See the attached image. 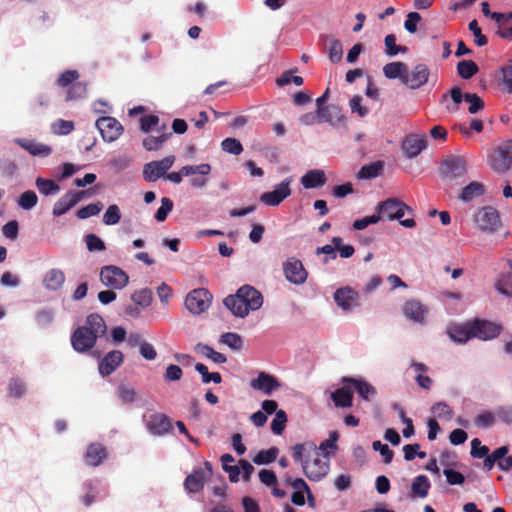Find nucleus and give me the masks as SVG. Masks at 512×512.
Returning <instances> with one entry per match:
<instances>
[{"label":"nucleus","mask_w":512,"mask_h":512,"mask_svg":"<svg viewBox=\"0 0 512 512\" xmlns=\"http://www.w3.org/2000/svg\"><path fill=\"white\" fill-rule=\"evenodd\" d=\"M292 455L295 462L302 464L306 477L318 482L326 477L330 470L328 457H323L313 442L298 443L292 447Z\"/></svg>","instance_id":"obj_1"},{"label":"nucleus","mask_w":512,"mask_h":512,"mask_svg":"<svg viewBox=\"0 0 512 512\" xmlns=\"http://www.w3.org/2000/svg\"><path fill=\"white\" fill-rule=\"evenodd\" d=\"M107 326L102 316L92 313L87 316L84 326L76 328L71 335V345L76 352L90 351L99 337L106 333Z\"/></svg>","instance_id":"obj_2"},{"label":"nucleus","mask_w":512,"mask_h":512,"mask_svg":"<svg viewBox=\"0 0 512 512\" xmlns=\"http://www.w3.org/2000/svg\"><path fill=\"white\" fill-rule=\"evenodd\" d=\"M263 305L262 294L250 285H244L237 290L234 296L226 298V308L234 316L244 318L251 311L260 309Z\"/></svg>","instance_id":"obj_3"},{"label":"nucleus","mask_w":512,"mask_h":512,"mask_svg":"<svg viewBox=\"0 0 512 512\" xmlns=\"http://www.w3.org/2000/svg\"><path fill=\"white\" fill-rule=\"evenodd\" d=\"M468 164L464 157L450 155L444 158L439 167V173L444 181L452 182L466 175Z\"/></svg>","instance_id":"obj_4"},{"label":"nucleus","mask_w":512,"mask_h":512,"mask_svg":"<svg viewBox=\"0 0 512 512\" xmlns=\"http://www.w3.org/2000/svg\"><path fill=\"white\" fill-rule=\"evenodd\" d=\"M213 475V469L210 462L206 461L202 467L194 469L187 475L184 481L185 489L190 493H197L202 490L206 481Z\"/></svg>","instance_id":"obj_5"},{"label":"nucleus","mask_w":512,"mask_h":512,"mask_svg":"<svg viewBox=\"0 0 512 512\" xmlns=\"http://www.w3.org/2000/svg\"><path fill=\"white\" fill-rule=\"evenodd\" d=\"M376 210L378 211L377 215L386 217L388 220H400L405 215L406 211L409 213L412 212V209L408 205L397 198H389L378 203Z\"/></svg>","instance_id":"obj_6"},{"label":"nucleus","mask_w":512,"mask_h":512,"mask_svg":"<svg viewBox=\"0 0 512 512\" xmlns=\"http://www.w3.org/2000/svg\"><path fill=\"white\" fill-rule=\"evenodd\" d=\"M210 302L211 295L209 291L199 288L188 293L185 299V306L191 313L198 315L208 309Z\"/></svg>","instance_id":"obj_7"},{"label":"nucleus","mask_w":512,"mask_h":512,"mask_svg":"<svg viewBox=\"0 0 512 512\" xmlns=\"http://www.w3.org/2000/svg\"><path fill=\"white\" fill-rule=\"evenodd\" d=\"M473 338L482 341H489L500 335L502 325L484 319H474L471 321Z\"/></svg>","instance_id":"obj_8"},{"label":"nucleus","mask_w":512,"mask_h":512,"mask_svg":"<svg viewBox=\"0 0 512 512\" xmlns=\"http://www.w3.org/2000/svg\"><path fill=\"white\" fill-rule=\"evenodd\" d=\"M291 183V177L284 179L275 185L272 191L263 193L260 196V201L267 206L275 207L280 205L284 199L291 195Z\"/></svg>","instance_id":"obj_9"},{"label":"nucleus","mask_w":512,"mask_h":512,"mask_svg":"<svg viewBox=\"0 0 512 512\" xmlns=\"http://www.w3.org/2000/svg\"><path fill=\"white\" fill-rule=\"evenodd\" d=\"M283 272L286 280L294 285L304 284L308 277V272L303 263L295 257H289L283 263Z\"/></svg>","instance_id":"obj_10"},{"label":"nucleus","mask_w":512,"mask_h":512,"mask_svg":"<svg viewBox=\"0 0 512 512\" xmlns=\"http://www.w3.org/2000/svg\"><path fill=\"white\" fill-rule=\"evenodd\" d=\"M95 125L99 130L102 138L107 142H113L117 140L123 133V126L114 117L102 116L97 119Z\"/></svg>","instance_id":"obj_11"},{"label":"nucleus","mask_w":512,"mask_h":512,"mask_svg":"<svg viewBox=\"0 0 512 512\" xmlns=\"http://www.w3.org/2000/svg\"><path fill=\"white\" fill-rule=\"evenodd\" d=\"M100 280L105 286L122 289L127 285L129 277L121 268L111 265L101 269Z\"/></svg>","instance_id":"obj_12"},{"label":"nucleus","mask_w":512,"mask_h":512,"mask_svg":"<svg viewBox=\"0 0 512 512\" xmlns=\"http://www.w3.org/2000/svg\"><path fill=\"white\" fill-rule=\"evenodd\" d=\"M336 305L345 312H351L360 305L359 293L350 286L338 288L333 295Z\"/></svg>","instance_id":"obj_13"},{"label":"nucleus","mask_w":512,"mask_h":512,"mask_svg":"<svg viewBox=\"0 0 512 512\" xmlns=\"http://www.w3.org/2000/svg\"><path fill=\"white\" fill-rule=\"evenodd\" d=\"M174 161L175 157L170 155L159 161L146 163L143 167V178L148 182H155L165 175L166 171L174 164Z\"/></svg>","instance_id":"obj_14"},{"label":"nucleus","mask_w":512,"mask_h":512,"mask_svg":"<svg viewBox=\"0 0 512 512\" xmlns=\"http://www.w3.org/2000/svg\"><path fill=\"white\" fill-rule=\"evenodd\" d=\"M250 388L254 391L261 392L264 395H271L281 388L280 381L273 375L261 371L258 375L250 380Z\"/></svg>","instance_id":"obj_15"},{"label":"nucleus","mask_w":512,"mask_h":512,"mask_svg":"<svg viewBox=\"0 0 512 512\" xmlns=\"http://www.w3.org/2000/svg\"><path fill=\"white\" fill-rule=\"evenodd\" d=\"M489 162L496 172H507L512 167V146L504 145L496 148L489 155Z\"/></svg>","instance_id":"obj_16"},{"label":"nucleus","mask_w":512,"mask_h":512,"mask_svg":"<svg viewBox=\"0 0 512 512\" xmlns=\"http://www.w3.org/2000/svg\"><path fill=\"white\" fill-rule=\"evenodd\" d=\"M475 223L480 230L492 233L500 225L499 214L490 206L484 207L476 213Z\"/></svg>","instance_id":"obj_17"},{"label":"nucleus","mask_w":512,"mask_h":512,"mask_svg":"<svg viewBox=\"0 0 512 512\" xmlns=\"http://www.w3.org/2000/svg\"><path fill=\"white\" fill-rule=\"evenodd\" d=\"M429 75L430 71L425 64H417L412 71H405L403 84L410 89H418L427 83Z\"/></svg>","instance_id":"obj_18"},{"label":"nucleus","mask_w":512,"mask_h":512,"mask_svg":"<svg viewBox=\"0 0 512 512\" xmlns=\"http://www.w3.org/2000/svg\"><path fill=\"white\" fill-rule=\"evenodd\" d=\"M146 428L155 436H162L172 430V423L168 416L162 413H153L146 420Z\"/></svg>","instance_id":"obj_19"},{"label":"nucleus","mask_w":512,"mask_h":512,"mask_svg":"<svg viewBox=\"0 0 512 512\" xmlns=\"http://www.w3.org/2000/svg\"><path fill=\"white\" fill-rule=\"evenodd\" d=\"M86 194L85 191L72 192L69 191L65 195H63L53 207V215L61 216L68 212L72 207H74Z\"/></svg>","instance_id":"obj_20"},{"label":"nucleus","mask_w":512,"mask_h":512,"mask_svg":"<svg viewBox=\"0 0 512 512\" xmlns=\"http://www.w3.org/2000/svg\"><path fill=\"white\" fill-rule=\"evenodd\" d=\"M123 361L124 355L121 351H110L99 362V373L102 376H109L123 363Z\"/></svg>","instance_id":"obj_21"},{"label":"nucleus","mask_w":512,"mask_h":512,"mask_svg":"<svg viewBox=\"0 0 512 512\" xmlns=\"http://www.w3.org/2000/svg\"><path fill=\"white\" fill-rule=\"evenodd\" d=\"M427 313V308L418 300H409L403 306L404 316L418 324L425 323Z\"/></svg>","instance_id":"obj_22"},{"label":"nucleus","mask_w":512,"mask_h":512,"mask_svg":"<svg viewBox=\"0 0 512 512\" xmlns=\"http://www.w3.org/2000/svg\"><path fill=\"white\" fill-rule=\"evenodd\" d=\"M449 338L457 344H465L473 338L471 321L465 324H451L447 328Z\"/></svg>","instance_id":"obj_23"},{"label":"nucleus","mask_w":512,"mask_h":512,"mask_svg":"<svg viewBox=\"0 0 512 512\" xmlns=\"http://www.w3.org/2000/svg\"><path fill=\"white\" fill-rule=\"evenodd\" d=\"M425 147V138L418 135H409L402 142V149L409 158L418 156Z\"/></svg>","instance_id":"obj_24"},{"label":"nucleus","mask_w":512,"mask_h":512,"mask_svg":"<svg viewBox=\"0 0 512 512\" xmlns=\"http://www.w3.org/2000/svg\"><path fill=\"white\" fill-rule=\"evenodd\" d=\"M342 382L351 384L359 396L366 401H369L376 395L375 387L363 379L344 377Z\"/></svg>","instance_id":"obj_25"},{"label":"nucleus","mask_w":512,"mask_h":512,"mask_svg":"<svg viewBox=\"0 0 512 512\" xmlns=\"http://www.w3.org/2000/svg\"><path fill=\"white\" fill-rule=\"evenodd\" d=\"M16 143L32 156L47 157L52 153L50 146L32 139H16Z\"/></svg>","instance_id":"obj_26"},{"label":"nucleus","mask_w":512,"mask_h":512,"mask_svg":"<svg viewBox=\"0 0 512 512\" xmlns=\"http://www.w3.org/2000/svg\"><path fill=\"white\" fill-rule=\"evenodd\" d=\"M107 457L106 448L100 443H91L85 454V462L89 466H99Z\"/></svg>","instance_id":"obj_27"},{"label":"nucleus","mask_w":512,"mask_h":512,"mask_svg":"<svg viewBox=\"0 0 512 512\" xmlns=\"http://www.w3.org/2000/svg\"><path fill=\"white\" fill-rule=\"evenodd\" d=\"M65 282V274L62 270L53 268L46 272L43 278V286L50 291H57L62 288Z\"/></svg>","instance_id":"obj_28"},{"label":"nucleus","mask_w":512,"mask_h":512,"mask_svg":"<svg viewBox=\"0 0 512 512\" xmlns=\"http://www.w3.org/2000/svg\"><path fill=\"white\" fill-rule=\"evenodd\" d=\"M326 183L325 173L319 169H313L301 177V184L305 189H313L323 186Z\"/></svg>","instance_id":"obj_29"},{"label":"nucleus","mask_w":512,"mask_h":512,"mask_svg":"<svg viewBox=\"0 0 512 512\" xmlns=\"http://www.w3.org/2000/svg\"><path fill=\"white\" fill-rule=\"evenodd\" d=\"M484 193V185L481 182L472 181L462 189L459 199L465 203H469L481 197Z\"/></svg>","instance_id":"obj_30"},{"label":"nucleus","mask_w":512,"mask_h":512,"mask_svg":"<svg viewBox=\"0 0 512 512\" xmlns=\"http://www.w3.org/2000/svg\"><path fill=\"white\" fill-rule=\"evenodd\" d=\"M494 287L501 295L507 298L512 297V273L500 272L495 278Z\"/></svg>","instance_id":"obj_31"},{"label":"nucleus","mask_w":512,"mask_h":512,"mask_svg":"<svg viewBox=\"0 0 512 512\" xmlns=\"http://www.w3.org/2000/svg\"><path fill=\"white\" fill-rule=\"evenodd\" d=\"M431 487L430 481L426 475H418L414 478L411 485V498H426Z\"/></svg>","instance_id":"obj_32"},{"label":"nucleus","mask_w":512,"mask_h":512,"mask_svg":"<svg viewBox=\"0 0 512 512\" xmlns=\"http://www.w3.org/2000/svg\"><path fill=\"white\" fill-rule=\"evenodd\" d=\"M319 122H326L335 125L337 122L343 121V116L340 110L335 106H327L322 109H317Z\"/></svg>","instance_id":"obj_33"},{"label":"nucleus","mask_w":512,"mask_h":512,"mask_svg":"<svg viewBox=\"0 0 512 512\" xmlns=\"http://www.w3.org/2000/svg\"><path fill=\"white\" fill-rule=\"evenodd\" d=\"M337 441V432H331L329 438L322 441L320 445L317 447V450L320 453V455L323 457H328V459L330 460L331 456L334 455L338 449Z\"/></svg>","instance_id":"obj_34"},{"label":"nucleus","mask_w":512,"mask_h":512,"mask_svg":"<svg viewBox=\"0 0 512 512\" xmlns=\"http://www.w3.org/2000/svg\"><path fill=\"white\" fill-rule=\"evenodd\" d=\"M331 398L337 407L352 406V392L349 387L343 386L331 394Z\"/></svg>","instance_id":"obj_35"},{"label":"nucleus","mask_w":512,"mask_h":512,"mask_svg":"<svg viewBox=\"0 0 512 512\" xmlns=\"http://www.w3.org/2000/svg\"><path fill=\"white\" fill-rule=\"evenodd\" d=\"M406 65L402 62H390L383 67V73L388 79H400L403 83Z\"/></svg>","instance_id":"obj_36"},{"label":"nucleus","mask_w":512,"mask_h":512,"mask_svg":"<svg viewBox=\"0 0 512 512\" xmlns=\"http://www.w3.org/2000/svg\"><path fill=\"white\" fill-rule=\"evenodd\" d=\"M172 136V132L162 133L159 136L149 135L143 140V147L147 151L159 150L163 143L166 142Z\"/></svg>","instance_id":"obj_37"},{"label":"nucleus","mask_w":512,"mask_h":512,"mask_svg":"<svg viewBox=\"0 0 512 512\" xmlns=\"http://www.w3.org/2000/svg\"><path fill=\"white\" fill-rule=\"evenodd\" d=\"M384 165L381 161H376L367 165H364L359 173L358 177L361 179H372L379 176L383 171Z\"/></svg>","instance_id":"obj_38"},{"label":"nucleus","mask_w":512,"mask_h":512,"mask_svg":"<svg viewBox=\"0 0 512 512\" xmlns=\"http://www.w3.org/2000/svg\"><path fill=\"white\" fill-rule=\"evenodd\" d=\"M479 71L477 64L472 60H462L457 64V73L463 79H470Z\"/></svg>","instance_id":"obj_39"},{"label":"nucleus","mask_w":512,"mask_h":512,"mask_svg":"<svg viewBox=\"0 0 512 512\" xmlns=\"http://www.w3.org/2000/svg\"><path fill=\"white\" fill-rule=\"evenodd\" d=\"M385 54L389 57H394L399 53H406L408 48L396 44V37L394 34H389L384 39Z\"/></svg>","instance_id":"obj_40"},{"label":"nucleus","mask_w":512,"mask_h":512,"mask_svg":"<svg viewBox=\"0 0 512 512\" xmlns=\"http://www.w3.org/2000/svg\"><path fill=\"white\" fill-rule=\"evenodd\" d=\"M508 452H509L508 446H501V447L495 449L491 454H488L487 456L484 457V462H483L484 468L487 470H491L495 464L498 465V460H500V458H503L504 456H506L508 454Z\"/></svg>","instance_id":"obj_41"},{"label":"nucleus","mask_w":512,"mask_h":512,"mask_svg":"<svg viewBox=\"0 0 512 512\" xmlns=\"http://www.w3.org/2000/svg\"><path fill=\"white\" fill-rule=\"evenodd\" d=\"M279 450L276 447H271L267 450H261L253 458V462L257 465H267L274 462L278 456Z\"/></svg>","instance_id":"obj_42"},{"label":"nucleus","mask_w":512,"mask_h":512,"mask_svg":"<svg viewBox=\"0 0 512 512\" xmlns=\"http://www.w3.org/2000/svg\"><path fill=\"white\" fill-rule=\"evenodd\" d=\"M194 350L196 353L211 359L215 363L224 362V355L222 353L215 351L213 348H211L208 345L198 343L195 346Z\"/></svg>","instance_id":"obj_43"},{"label":"nucleus","mask_w":512,"mask_h":512,"mask_svg":"<svg viewBox=\"0 0 512 512\" xmlns=\"http://www.w3.org/2000/svg\"><path fill=\"white\" fill-rule=\"evenodd\" d=\"M36 186H37L39 192L46 196L51 195V194H56L60 190L59 185L55 181H53L51 179H44L41 177H38L36 179Z\"/></svg>","instance_id":"obj_44"},{"label":"nucleus","mask_w":512,"mask_h":512,"mask_svg":"<svg viewBox=\"0 0 512 512\" xmlns=\"http://www.w3.org/2000/svg\"><path fill=\"white\" fill-rule=\"evenodd\" d=\"M431 412L435 417L443 420H451L453 417V410L446 402H436L431 407Z\"/></svg>","instance_id":"obj_45"},{"label":"nucleus","mask_w":512,"mask_h":512,"mask_svg":"<svg viewBox=\"0 0 512 512\" xmlns=\"http://www.w3.org/2000/svg\"><path fill=\"white\" fill-rule=\"evenodd\" d=\"M327 39L330 41V47L328 50V57L330 61L332 63L340 62L343 56V48L341 42L332 36H327Z\"/></svg>","instance_id":"obj_46"},{"label":"nucleus","mask_w":512,"mask_h":512,"mask_svg":"<svg viewBox=\"0 0 512 512\" xmlns=\"http://www.w3.org/2000/svg\"><path fill=\"white\" fill-rule=\"evenodd\" d=\"M132 301L141 307H148L152 303L153 293L150 289L144 288L135 291L131 297Z\"/></svg>","instance_id":"obj_47"},{"label":"nucleus","mask_w":512,"mask_h":512,"mask_svg":"<svg viewBox=\"0 0 512 512\" xmlns=\"http://www.w3.org/2000/svg\"><path fill=\"white\" fill-rule=\"evenodd\" d=\"M117 396L123 404H131L136 400V390L128 385H120L117 388Z\"/></svg>","instance_id":"obj_48"},{"label":"nucleus","mask_w":512,"mask_h":512,"mask_svg":"<svg viewBox=\"0 0 512 512\" xmlns=\"http://www.w3.org/2000/svg\"><path fill=\"white\" fill-rule=\"evenodd\" d=\"M102 209H103V204L100 201H98L96 203H91V204H88L85 207L80 208L76 212V216L79 219H86V218H89L91 216L98 215L102 211Z\"/></svg>","instance_id":"obj_49"},{"label":"nucleus","mask_w":512,"mask_h":512,"mask_svg":"<svg viewBox=\"0 0 512 512\" xmlns=\"http://www.w3.org/2000/svg\"><path fill=\"white\" fill-rule=\"evenodd\" d=\"M226 346L232 351L240 353L245 348V341L237 333L226 332Z\"/></svg>","instance_id":"obj_50"},{"label":"nucleus","mask_w":512,"mask_h":512,"mask_svg":"<svg viewBox=\"0 0 512 512\" xmlns=\"http://www.w3.org/2000/svg\"><path fill=\"white\" fill-rule=\"evenodd\" d=\"M287 422V415L284 410H279L276 412L272 422H271V430L275 435H281L285 429V425Z\"/></svg>","instance_id":"obj_51"},{"label":"nucleus","mask_w":512,"mask_h":512,"mask_svg":"<svg viewBox=\"0 0 512 512\" xmlns=\"http://www.w3.org/2000/svg\"><path fill=\"white\" fill-rule=\"evenodd\" d=\"M52 132L57 135H68L74 130V122L58 119L51 125Z\"/></svg>","instance_id":"obj_52"},{"label":"nucleus","mask_w":512,"mask_h":512,"mask_svg":"<svg viewBox=\"0 0 512 512\" xmlns=\"http://www.w3.org/2000/svg\"><path fill=\"white\" fill-rule=\"evenodd\" d=\"M121 219L120 209L116 204L109 205L103 215V223L105 225H115Z\"/></svg>","instance_id":"obj_53"},{"label":"nucleus","mask_w":512,"mask_h":512,"mask_svg":"<svg viewBox=\"0 0 512 512\" xmlns=\"http://www.w3.org/2000/svg\"><path fill=\"white\" fill-rule=\"evenodd\" d=\"M86 94H87L86 85L82 82H75L74 84H72L69 87V89L67 91L66 100L69 101V100L80 99V98L85 97Z\"/></svg>","instance_id":"obj_54"},{"label":"nucleus","mask_w":512,"mask_h":512,"mask_svg":"<svg viewBox=\"0 0 512 512\" xmlns=\"http://www.w3.org/2000/svg\"><path fill=\"white\" fill-rule=\"evenodd\" d=\"M495 423V417L494 414L490 411H484L477 415V417L474 419V424L478 428L482 429H488L492 427Z\"/></svg>","instance_id":"obj_55"},{"label":"nucleus","mask_w":512,"mask_h":512,"mask_svg":"<svg viewBox=\"0 0 512 512\" xmlns=\"http://www.w3.org/2000/svg\"><path fill=\"white\" fill-rule=\"evenodd\" d=\"M172 209H173L172 200L167 197H163L161 199V206L158 208V210L155 213V219L158 222L165 221L168 214L172 211Z\"/></svg>","instance_id":"obj_56"},{"label":"nucleus","mask_w":512,"mask_h":512,"mask_svg":"<svg viewBox=\"0 0 512 512\" xmlns=\"http://www.w3.org/2000/svg\"><path fill=\"white\" fill-rule=\"evenodd\" d=\"M469 30L474 36V42L477 46L482 47L487 44V37L482 33L477 20H472L468 25Z\"/></svg>","instance_id":"obj_57"},{"label":"nucleus","mask_w":512,"mask_h":512,"mask_svg":"<svg viewBox=\"0 0 512 512\" xmlns=\"http://www.w3.org/2000/svg\"><path fill=\"white\" fill-rule=\"evenodd\" d=\"M210 171L211 167L209 164L187 165L182 167V173L184 174V176H190L194 174L205 176L208 175Z\"/></svg>","instance_id":"obj_58"},{"label":"nucleus","mask_w":512,"mask_h":512,"mask_svg":"<svg viewBox=\"0 0 512 512\" xmlns=\"http://www.w3.org/2000/svg\"><path fill=\"white\" fill-rule=\"evenodd\" d=\"M37 201L38 197L36 193L32 190H28L21 194L18 203L23 209L29 210L37 204Z\"/></svg>","instance_id":"obj_59"},{"label":"nucleus","mask_w":512,"mask_h":512,"mask_svg":"<svg viewBox=\"0 0 512 512\" xmlns=\"http://www.w3.org/2000/svg\"><path fill=\"white\" fill-rule=\"evenodd\" d=\"M79 78L77 70H66L57 79V85L60 87H70Z\"/></svg>","instance_id":"obj_60"},{"label":"nucleus","mask_w":512,"mask_h":512,"mask_svg":"<svg viewBox=\"0 0 512 512\" xmlns=\"http://www.w3.org/2000/svg\"><path fill=\"white\" fill-rule=\"evenodd\" d=\"M464 100L470 104L469 113L476 114L480 110L484 108V102L482 99L475 93H467L464 96Z\"/></svg>","instance_id":"obj_61"},{"label":"nucleus","mask_w":512,"mask_h":512,"mask_svg":"<svg viewBox=\"0 0 512 512\" xmlns=\"http://www.w3.org/2000/svg\"><path fill=\"white\" fill-rule=\"evenodd\" d=\"M443 474L446 477V481L449 485H462L465 482V477L462 473L451 469L445 468Z\"/></svg>","instance_id":"obj_62"},{"label":"nucleus","mask_w":512,"mask_h":512,"mask_svg":"<svg viewBox=\"0 0 512 512\" xmlns=\"http://www.w3.org/2000/svg\"><path fill=\"white\" fill-rule=\"evenodd\" d=\"M85 243L89 251H103L105 250V243L101 238L95 234H87L85 236Z\"/></svg>","instance_id":"obj_63"},{"label":"nucleus","mask_w":512,"mask_h":512,"mask_svg":"<svg viewBox=\"0 0 512 512\" xmlns=\"http://www.w3.org/2000/svg\"><path fill=\"white\" fill-rule=\"evenodd\" d=\"M501 72L504 90L508 93H512V59L509 65L502 68Z\"/></svg>","instance_id":"obj_64"}]
</instances>
